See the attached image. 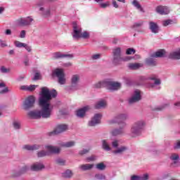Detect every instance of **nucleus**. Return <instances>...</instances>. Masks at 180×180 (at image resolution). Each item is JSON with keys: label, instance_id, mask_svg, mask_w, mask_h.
I'll list each match as a JSON object with an SVG mask.
<instances>
[{"label": "nucleus", "instance_id": "f3484780", "mask_svg": "<svg viewBox=\"0 0 180 180\" xmlns=\"http://www.w3.org/2000/svg\"><path fill=\"white\" fill-rule=\"evenodd\" d=\"M74 58V55L72 54H64L61 52H55L53 54V58L54 60H58L60 58Z\"/></svg>", "mask_w": 180, "mask_h": 180}, {"label": "nucleus", "instance_id": "3c124183", "mask_svg": "<svg viewBox=\"0 0 180 180\" xmlns=\"http://www.w3.org/2000/svg\"><path fill=\"white\" fill-rule=\"evenodd\" d=\"M171 23H172V20H165L162 21V25L165 27L169 26Z\"/></svg>", "mask_w": 180, "mask_h": 180}, {"label": "nucleus", "instance_id": "1a4fd4ad", "mask_svg": "<svg viewBox=\"0 0 180 180\" xmlns=\"http://www.w3.org/2000/svg\"><path fill=\"white\" fill-rule=\"evenodd\" d=\"M36 102V98L33 96H28L23 103V108L25 110H29L34 106V103Z\"/></svg>", "mask_w": 180, "mask_h": 180}, {"label": "nucleus", "instance_id": "9d476101", "mask_svg": "<svg viewBox=\"0 0 180 180\" xmlns=\"http://www.w3.org/2000/svg\"><path fill=\"white\" fill-rule=\"evenodd\" d=\"M128 117L127 114L122 113V114H118L117 116L115 117L114 119L109 121L110 124H115V123H123L124 120H127Z\"/></svg>", "mask_w": 180, "mask_h": 180}, {"label": "nucleus", "instance_id": "4c0bfd02", "mask_svg": "<svg viewBox=\"0 0 180 180\" xmlns=\"http://www.w3.org/2000/svg\"><path fill=\"white\" fill-rule=\"evenodd\" d=\"M141 67H143V64L141 63H131L129 65L130 70H139V68H141Z\"/></svg>", "mask_w": 180, "mask_h": 180}, {"label": "nucleus", "instance_id": "aec40b11", "mask_svg": "<svg viewBox=\"0 0 180 180\" xmlns=\"http://www.w3.org/2000/svg\"><path fill=\"white\" fill-rule=\"evenodd\" d=\"M45 148L47 150L48 153L51 154H60V151H61L60 148L51 145L46 146Z\"/></svg>", "mask_w": 180, "mask_h": 180}, {"label": "nucleus", "instance_id": "338daca9", "mask_svg": "<svg viewBox=\"0 0 180 180\" xmlns=\"http://www.w3.org/2000/svg\"><path fill=\"white\" fill-rule=\"evenodd\" d=\"M131 180H140V176L133 175L131 176Z\"/></svg>", "mask_w": 180, "mask_h": 180}, {"label": "nucleus", "instance_id": "9b49d317", "mask_svg": "<svg viewBox=\"0 0 180 180\" xmlns=\"http://www.w3.org/2000/svg\"><path fill=\"white\" fill-rule=\"evenodd\" d=\"M73 25V32L72 37L73 39H80L81 34H82V28L81 25L77 24V22H74Z\"/></svg>", "mask_w": 180, "mask_h": 180}, {"label": "nucleus", "instance_id": "f03ea898", "mask_svg": "<svg viewBox=\"0 0 180 180\" xmlns=\"http://www.w3.org/2000/svg\"><path fill=\"white\" fill-rule=\"evenodd\" d=\"M146 126V121L143 120H140L136 121L131 127V134L133 137H139V136H141V133H143V130H144V127Z\"/></svg>", "mask_w": 180, "mask_h": 180}, {"label": "nucleus", "instance_id": "423d86ee", "mask_svg": "<svg viewBox=\"0 0 180 180\" xmlns=\"http://www.w3.org/2000/svg\"><path fill=\"white\" fill-rule=\"evenodd\" d=\"M68 130V125L65 124H59L56 125L54 130L48 133V136H56V134H61Z\"/></svg>", "mask_w": 180, "mask_h": 180}, {"label": "nucleus", "instance_id": "7ed1b4c3", "mask_svg": "<svg viewBox=\"0 0 180 180\" xmlns=\"http://www.w3.org/2000/svg\"><path fill=\"white\" fill-rule=\"evenodd\" d=\"M79 81H81V76L79 75H73L70 78V85L68 87V90L71 92H75L79 89Z\"/></svg>", "mask_w": 180, "mask_h": 180}, {"label": "nucleus", "instance_id": "603ef678", "mask_svg": "<svg viewBox=\"0 0 180 180\" xmlns=\"http://www.w3.org/2000/svg\"><path fill=\"white\" fill-rule=\"evenodd\" d=\"M0 71L1 72H2L3 74H6L7 72H9L10 70L9 69H6V68H5L4 66H2L0 68Z\"/></svg>", "mask_w": 180, "mask_h": 180}, {"label": "nucleus", "instance_id": "052dcab7", "mask_svg": "<svg viewBox=\"0 0 180 180\" xmlns=\"http://www.w3.org/2000/svg\"><path fill=\"white\" fill-rule=\"evenodd\" d=\"M0 47H8V44H6V41H2L0 39Z\"/></svg>", "mask_w": 180, "mask_h": 180}, {"label": "nucleus", "instance_id": "37998d69", "mask_svg": "<svg viewBox=\"0 0 180 180\" xmlns=\"http://www.w3.org/2000/svg\"><path fill=\"white\" fill-rule=\"evenodd\" d=\"M13 127L15 130H20L21 127L20 122L18 121H14L13 122Z\"/></svg>", "mask_w": 180, "mask_h": 180}, {"label": "nucleus", "instance_id": "f8f14e48", "mask_svg": "<svg viewBox=\"0 0 180 180\" xmlns=\"http://www.w3.org/2000/svg\"><path fill=\"white\" fill-rule=\"evenodd\" d=\"M141 81H147V79H150L151 81H154V84H150V88H155V85H161V80L160 79H157V76L152 75L148 77L146 76H141L140 77Z\"/></svg>", "mask_w": 180, "mask_h": 180}, {"label": "nucleus", "instance_id": "f704fd0d", "mask_svg": "<svg viewBox=\"0 0 180 180\" xmlns=\"http://www.w3.org/2000/svg\"><path fill=\"white\" fill-rule=\"evenodd\" d=\"M127 147L126 146H121L118 148L117 150L112 151L113 154H122L124 151H127Z\"/></svg>", "mask_w": 180, "mask_h": 180}, {"label": "nucleus", "instance_id": "c756f323", "mask_svg": "<svg viewBox=\"0 0 180 180\" xmlns=\"http://www.w3.org/2000/svg\"><path fill=\"white\" fill-rule=\"evenodd\" d=\"M123 133H124L123 128L115 129H112L111 131L112 136H120L123 134Z\"/></svg>", "mask_w": 180, "mask_h": 180}, {"label": "nucleus", "instance_id": "39448f33", "mask_svg": "<svg viewBox=\"0 0 180 180\" xmlns=\"http://www.w3.org/2000/svg\"><path fill=\"white\" fill-rule=\"evenodd\" d=\"M122 60V48H115L112 50V64L114 65H120Z\"/></svg>", "mask_w": 180, "mask_h": 180}, {"label": "nucleus", "instance_id": "5fc2aeb1", "mask_svg": "<svg viewBox=\"0 0 180 180\" xmlns=\"http://www.w3.org/2000/svg\"><path fill=\"white\" fill-rule=\"evenodd\" d=\"M86 160L88 162H91L92 161H95L96 160V157H95L94 155H91L90 157L86 158Z\"/></svg>", "mask_w": 180, "mask_h": 180}, {"label": "nucleus", "instance_id": "e433bc0d", "mask_svg": "<svg viewBox=\"0 0 180 180\" xmlns=\"http://www.w3.org/2000/svg\"><path fill=\"white\" fill-rule=\"evenodd\" d=\"M146 64L147 65H150V67H155V65H157V63L153 58H149L146 60Z\"/></svg>", "mask_w": 180, "mask_h": 180}, {"label": "nucleus", "instance_id": "6e6d98bb", "mask_svg": "<svg viewBox=\"0 0 180 180\" xmlns=\"http://www.w3.org/2000/svg\"><path fill=\"white\" fill-rule=\"evenodd\" d=\"M174 150H179L180 149V141H177L174 146Z\"/></svg>", "mask_w": 180, "mask_h": 180}, {"label": "nucleus", "instance_id": "dca6fc26", "mask_svg": "<svg viewBox=\"0 0 180 180\" xmlns=\"http://www.w3.org/2000/svg\"><path fill=\"white\" fill-rule=\"evenodd\" d=\"M88 110H91V106L89 105L84 106L82 108L77 110L76 116H77V117H79L80 119H82L85 117V113H86Z\"/></svg>", "mask_w": 180, "mask_h": 180}, {"label": "nucleus", "instance_id": "09e8293b", "mask_svg": "<svg viewBox=\"0 0 180 180\" xmlns=\"http://www.w3.org/2000/svg\"><path fill=\"white\" fill-rule=\"evenodd\" d=\"M102 57V54L96 53L91 56V60H99Z\"/></svg>", "mask_w": 180, "mask_h": 180}, {"label": "nucleus", "instance_id": "6e6552de", "mask_svg": "<svg viewBox=\"0 0 180 180\" xmlns=\"http://www.w3.org/2000/svg\"><path fill=\"white\" fill-rule=\"evenodd\" d=\"M106 88L110 92L119 91L122 88V83L117 82L107 81Z\"/></svg>", "mask_w": 180, "mask_h": 180}, {"label": "nucleus", "instance_id": "ddd939ff", "mask_svg": "<svg viewBox=\"0 0 180 180\" xmlns=\"http://www.w3.org/2000/svg\"><path fill=\"white\" fill-rule=\"evenodd\" d=\"M101 119H102V114L96 113L91 117V120L88 122V126L90 127H94L101 123Z\"/></svg>", "mask_w": 180, "mask_h": 180}, {"label": "nucleus", "instance_id": "c9c22d12", "mask_svg": "<svg viewBox=\"0 0 180 180\" xmlns=\"http://www.w3.org/2000/svg\"><path fill=\"white\" fill-rule=\"evenodd\" d=\"M72 175H74V173H72V171L70 169H67L62 174V176L63 178H72Z\"/></svg>", "mask_w": 180, "mask_h": 180}, {"label": "nucleus", "instance_id": "de8ad7c7", "mask_svg": "<svg viewBox=\"0 0 180 180\" xmlns=\"http://www.w3.org/2000/svg\"><path fill=\"white\" fill-rule=\"evenodd\" d=\"M56 164H58V165H65V160L61 159V158H58L56 160Z\"/></svg>", "mask_w": 180, "mask_h": 180}, {"label": "nucleus", "instance_id": "bf43d9fd", "mask_svg": "<svg viewBox=\"0 0 180 180\" xmlns=\"http://www.w3.org/2000/svg\"><path fill=\"white\" fill-rule=\"evenodd\" d=\"M147 151H148L149 153H155L157 150H155V147L150 146L148 148Z\"/></svg>", "mask_w": 180, "mask_h": 180}, {"label": "nucleus", "instance_id": "393cba45", "mask_svg": "<svg viewBox=\"0 0 180 180\" xmlns=\"http://www.w3.org/2000/svg\"><path fill=\"white\" fill-rule=\"evenodd\" d=\"M37 86H39L38 85H22L20 87V89H21V91H27L28 92H33V91H34V89H36V88H37Z\"/></svg>", "mask_w": 180, "mask_h": 180}, {"label": "nucleus", "instance_id": "7c9ffc66", "mask_svg": "<svg viewBox=\"0 0 180 180\" xmlns=\"http://www.w3.org/2000/svg\"><path fill=\"white\" fill-rule=\"evenodd\" d=\"M74 146H75V141H70L68 142H63V143H60L61 147H65L66 148H70L71 147H74Z\"/></svg>", "mask_w": 180, "mask_h": 180}, {"label": "nucleus", "instance_id": "2f4dec72", "mask_svg": "<svg viewBox=\"0 0 180 180\" xmlns=\"http://www.w3.org/2000/svg\"><path fill=\"white\" fill-rule=\"evenodd\" d=\"M105 106H106V101L101 100L95 104L94 108L95 109H102V108H105Z\"/></svg>", "mask_w": 180, "mask_h": 180}, {"label": "nucleus", "instance_id": "473e14b6", "mask_svg": "<svg viewBox=\"0 0 180 180\" xmlns=\"http://www.w3.org/2000/svg\"><path fill=\"white\" fill-rule=\"evenodd\" d=\"M80 169L82 171H89V169H92L94 168V165L91 164H85V165H82L79 167Z\"/></svg>", "mask_w": 180, "mask_h": 180}, {"label": "nucleus", "instance_id": "58836bf2", "mask_svg": "<svg viewBox=\"0 0 180 180\" xmlns=\"http://www.w3.org/2000/svg\"><path fill=\"white\" fill-rule=\"evenodd\" d=\"M143 25H144V21H138L132 25V29L137 30V29H140Z\"/></svg>", "mask_w": 180, "mask_h": 180}, {"label": "nucleus", "instance_id": "774afa93", "mask_svg": "<svg viewBox=\"0 0 180 180\" xmlns=\"http://www.w3.org/2000/svg\"><path fill=\"white\" fill-rule=\"evenodd\" d=\"M131 59V57L127 56L125 58H122V61H130Z\"/></svg>", "mask_w": 180, "mask_h": 180}, {"label": "nucleus", "instance_id": "4468645a", "mask_svg": "<svg viewBox=\"0 0 180 180\" xmlns=\"http://www.w3.org/2000/svg\"><path fill=\"white\" fill-rule=\"evenodd\" d=\"M141 101V94L140 90H135L132 96L129 99V103L133 105V103H136Z\"/></svg>", "mask_w": 180, "mask_h": 180}, {"label": "nucleus", "instance_id": "0e129e2a", "mask_svg": "<svg viewBox=\"0 0 180 180\" xmlns=\"http://www.w3.org/2000/svg\"><path fill=\"white\" fill-rule=\"evenodd\" d=\"M39 78H40V73H38V72L35 73L33 80L37 81V79H39Z\"/></svg>", "mask_w": 180, "mask_h": 180}, {"label": "nucleus", "instance_id": "20e7f679", "mask_svg": "<svg viewBox=\"0 0 180 180\" xmlns=\"http://www.w3.org/2000/svg\"><path fill=\"white\" fill-rule=\"evenodd\" d=\"M52 75L58 77V82L60 84V85H65L67 79L65 78V72H64V69H55L52 72Z\"/></svg>", "mask_w": 180, "mask_h": 180}, {"label": "nucleus", "instance_id": "6ab92c4d", "mask_svg": "<svg viewBox=\"0 0 180 180\" xmlns=\"http://www.w3.org/2000/svg\"><path fill=\"white\" fill-rule=\"evenodd\" d=\"M169 160H171L174 167H179L180 158L179 155L178 153H172L169 156Z\"/></svg>", "mask_w": 180, "mask_h": 180}, {"label": "nucleus", "instance_id": "4be33fe9", "mask_svg": "<svg viewBox=\"0 0 180 180\" xmlns=\"http://www.w3.org/2000/svg\"><path fill=\"white\" fill-rule=\"evenodd\" d=\"M39 12H41V15L43 18H50V16H51V10L50 8L39 7Z\"/></svg>", "mask_w": 180, "mask_h": 180}, {"label": "nucleus", "instance_id": "72a5a7b5", "mask_svg": "<svg viewBox=\"0 0 180 180\" xmlns=\"http://www.w3.org/2000/svg\"><path fill=\"white\" fill-rule=\"evenodd\" d=\"M132 5H134V6H135V8H138L140 12H142L143 13H144V12H146L144 11V8H143V7H141V5H140V3H139V1L137 0H134L132 2Z\"/></svg>", "mask_w": 180, "mask_h": 180}, {"label": "nucleus", "instance_id": "49530a36", "mask_svg": "<svg viewBox=\"0 0 180 180\" xmlns=\"http://www.w3.org/2000/svg\"><path fill=\"white\" fill-rule=\"evenodd\" d=\"M136 53V49L133 48L127 49L126 51V54L130 56L131 54H134Z\"/></svg>", "mask_w": 180, "mask_h": 180}, {"label": "nucleus", "instance_id": "a878e982", "mask_svg": "<svg viewBox=\"0 0 180 180\" xmlns=\"http://www.w3.org/2000/svg\"><path fill=\"white\" fill-rule=\"evenodd\" d=\"M44 168V165L40 162L34 163L31 167V171H41Z\"/></svg>", "mask_w": 180, "mask_h": 180}, {"label": "nucleus", "instance_id": "a211bd4d", "mask_svg": "<svg viewBox=\"0 0 180 180\" xmlns=\"http://www.w3.org/2000/svg\"><path fill=\"white\" fill-rule=\"evenodd\" d=\"M22 148L23 150H27V151H35L36 150H41V148H43V145H25L22 146Z\"/></svg>", "mask_w": 180, "mask_h": 180}, {"label": "nucleus", "instance_id": "a18cd8bd", "mask_svg": "<svg viewBox=\"0 0 180 180\" xmlns=\"http://www.w3.org/2000/svg\"><path fill=\"white\" fill-rule=\"evenodd\" d=\"M14 44L15 47H18V49H22V47H25L26 46V44L22 43L19 41H15Z\"/></svg>", "mask_w": 180, "mask_h": 180}, {"label": "nucleus", "instance_id": "a19ab883", "mask_svg": "<svg viewBox=\"0 0 180 180\" xmlns=\"http://www.w3.org/2000/svg\"><path fill=\"white\" fill-rule=\"evenodd\" d=\"M46 155H49V152L46 150H41L37 152V157L38 158H41L43 157H46Z\"/></svg>", "mask_w": 180, "mask_h": 180}, {"label": "nucleus", "instance_id": "680f3d73", "mask_svg": "<svg viewBox=\"0 0 180 180\" xmlns=\"http://www.w3.org/2000/svg\"><path fill=\"white\" fill-rule=\"evenodd\" d=\"M20 39H25V37H26V31L25 30H22L20 32Z\"/></svg>", "mask_w": 180, "mask_h": 180}, {"label": "nucleus", "instance_id": "bb28decb", "mask_svg": "<svg viewBox=\"0 0 180 180\" xmlns=\"http://www.w3.org/2000/svg\"><path fill=\"white\" fill-rule=\"evenodd\" d=\"M165 56V50L164 49H160L151 55V57L155 58H161Z\"/></svg>", "mask_w": 180, "mask_h": 180}, {"label": "nucleus", "instance_id": "c03bdc74", "mask_svg": "<svg viewBox=\"0 0 180 180\" xmlns=\"http://www.w3.org/2000/svg\"><path fill=\"white\" fill-rule=\"evenodd\" d=\"M94 177L96 178V179H98V180L106 179V176L103 174H95Z\"/></svg>", "mask_w": 180, "mask_h": 180}, {"label": "nucleus", "instance_id": "e2e57ef3", "mask_svg": "<svg viewBox=\"0 0 180 180\" xmlns=\"http://www.w3.org/2000/svg\"><path fill=\"white\" fill-rule=\"evenodd\" d=\"M24 49L28 51V53H30L32 51V46H28L25 44V46H24Z\"/></svg>", "mask_w": 180, "mask_h": 180}, {"label": "nucleus", "instance_id": "412c9836", "mask_svg": "<svg viewBox=\"0 0 180 180\" xmlns=\"http://www.w3.org/2000/svg\"><path fill=\"white\" fill-rule=\"evenodd\" d=\"M149 29L150 32L155 34H157V33L160 32V27L158 26V24H157V22H154L153 21L149 22Z\"/></svg>", "mask_w": 180, "mask_h": 180}, {"label": "nucleus", "instance_id": "79ce46f5", "mask_svg": "<svg viewBox=\"0 0 180 180\" xmlns=\"http://www.w3.org/2000/svg\"><path fill=\"white\" fill-rule=\"evenodd\" d=\"M89 37H91V34L87 31H84L82 32V34H80V39H88Z\"/></svg>", "mask_w": 180, "mask_h": 180}, {"label": "nucleus", "instance_id": "cd10ccee", "mask_svg": "<svg viewBox=\"0 0 180 180\" xmlns=\"http://www.w3.org/2000/svg\"><path fill=\"white\" fill-rule=\"evenodd\" d=\"M168 58L172 60H180V51L171 52Z\"/></svg>", "mask_w": 180, "mask_h": 180}, {"label": "nucleus", "instance_id": "c85d7f7f", "mask_svg": "<svg viewBox=\"0 0 180 180\" xmlns=\"http://www.w3.org/2000/svg\"><path fill=\"white\" fill-rule=\"evenodd\" d=\"M107 81L98 82L93 85V88L96 89H99V88H106Z\"/></svg>", "mask_w": 180, "mask_h": 180}, {"label": "nucleus", "instance_id": "f257e3e1", "mask_svg": "<svg viewBox=\"0 0 180 180\" xmlns=\"http://www.w3.org/2000/svg\"><path fill=\"white\" fill-rule=\"evenodd\" d=\"M56 96H57L56 89L50 91L47 87H42L39 98V105L41 110H34L28 112V117L34 120L41 119V117L42 119H49L51 116V112H53V107H51L50 101Z\"/></svg>", "mask_w": 180, "mask_h": 180}, {"label": "nucleus", "instance_id": "ea45409f", "mask_svg": "<svg viewBox=\"0 0 180 180\" xmlns=\"http://www.w3.org/2000/svg\"><path fill=\"white\" fill-rule=\"evenodd\" d=\"M96 169H98V171H105V169H106V166L104 162H100L96 165Z\"/></svg>", "mask_w": 180, "mask_h": 180}, {"label": "nucleus", "instance_id": "864d4df0", "mask_svg": "<svg viewBox=\"0 0 180 180\" xmlns=\"http://www.w3.org/2000/svg\"><path fill=\"white\" fill-rule=\"evenodd\" d=\"M112 146L114 148H117V147H119V141H117V140H114V141L112 142Z\"/></svg>", "mask_w": 180, "mask_h": 180}, {"label": "nucleus", "instance_id": "0eeeda50", "mask_svg": "<svg viewBox=\"0 0 180 180\" xmlns=\"http://www.w3.org/2000/svg\"><path fill=\"white\" fill-rule=\"evenodd\" d=\"M34 19L32 18V16H28L26 18H20L16 20V23L18 26H21L22 27H26L27 26H30L32 25V22H33Z\"/></svg>", "mask_w": 180, "mask_h": 180}, {"label": "nucleus", "instance_id": "69168bd1", "mask_svg": "<svg viewBox=\"0 0 180 180\" xmlns=\"http://www.w3.org/2000/svg\"><path fill=\"white\" fill-rule=\"evenodd\" d=\"M100 6H101V8H108V6H109V4L101 3V4H100Z\"/></svg>", "mask_w": 180, "mask_h": 180}, {"label": "nucleus", "instance_id": "2eb2a0df", "mask_svg": "<svg viewBox=\"0 0 180 180\" xmlns=\"http://www.w3.org/2000/svg\"><path fill=\"white\" fill-rule=\"evenodd\" d=\"M27 171H29V167L23 166L20 170H12V176L13 178H18V176L23 175V174H26Z\"/></svg>", "mask_w": 180, "mask_h": 180}, {"label": "nucleus", "instance_id": "4d7b16f0", "mask_svg": "<svg viewBox=\"0 0 180 180\" xmlns=\"http://www.w3.org/2000/svg\"><path fill=\"white\" fill-rule=\"evenodd\" d=\"M9 92V89L8 87H5L4 89L0 91V95H4V94H8Z\"/></svg>", "mask_w": 180, "mask_h": 180}, {"label": "nucleus", "instance_id": "b1692460", "mask_svg": "<svg viewBox=\"0 0 180 180\" xmlns=\"http://www.w3.org/2000/svg\"><path fill=\"white\" fill-rule=\"evenodd\" d=\"M101 146L105 151H110V150H112V148H110V143L108 139H103L101 141Z\"/></svg>", "mask_w": 180, "mask_h": 180}, {"label": "nucleus", "instance_id": "8fccbe9b", "mask_svg": "<svg viewBox=\"0 0 180 180\" xmlns=\"http://www.w3.org/2000/svg\"><path fill=\"white\" fill-rule=\"evenodd\" d=\"M91 149H83L79 152V155H85V154H88Z\"/></svg>", "mask_w": 180, "mask_h": 180}, {"label": "nucleus", "instance_id": "5701e85b", "mask_svg": "<svg viewBox=\"0 0 180 180\" xmlns=\"http://www.w3.org/2000/svg\"><path fill=\"white\" fill-rule=\"evenodd\" d=\"M156 11L160 15H168L169 13V9L167 6H159L156 8Z\"/></svg>", "mask_w": 180, "mask_h": 180}, {"label": "nucleus", "instance_id": "13d9d810", "mask_svg": "<svg viewBox=\"0 0 180 180\" xmlns=\"http://www.w3.org/2000/svg\"><path fill=\"white\" fill-rule=\"evenodd\" d=\"M140 180H148V174H145L142 176H139Z\"/></svg>", "mask_w": 180, "mask_h": 180}]
</instances>
